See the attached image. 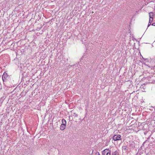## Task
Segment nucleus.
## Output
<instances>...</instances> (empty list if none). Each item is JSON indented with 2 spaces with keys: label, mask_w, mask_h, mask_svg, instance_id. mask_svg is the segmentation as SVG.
Masks as SVG:
<instances>
[{
  "label": "nucleus",
  "mask_w": 155,
  "mask_h": 155,
  "mask_svg": "<svg viewBox=\"0 0 155 155\" xmlns=\"http://www.w3.org/2000/svg\"><path fill=\"white\" fill-rule=\"evenodd\" d=\"M119 153L117 151H115V152H113L112 153V155H118Z\"/></svg>",
  "instance_id": "obj_7"
},
{
  "label": "nucleus",
  "mask_w": 155,
  "mask_h": 155,
  "mask_svg": "<svg viewBox=\"0 0 155 155\" xmlns=\"http://www.w3.org/2000/svg\"><path fill=\"white\" fill-rule=\"evenodd\" d=\"M122 149L123 150H124V151L128 150V148L126 146H122Z\"/></svg>",
  "instance_id": "obj_6"
},
{
  "label": "nucleus",
  "mask_w": 155,
  "mask_h": 155,
  "mask_svg": "<svg viewBox=\"0 0 155 155\" xmlns=\"http://www.w3.org/2000/svg\"><path fill=\"white\" fill-rule=\"evenodd\" d=\"M121 135L119 134H117L114 135L113 139L114 141H117L121 140Z\"/></svg>",
  "instance_id": "obj_1"
},
{
  "label": "nucleus",
  "mask_w": 155,
  "mask_h": 155,
  "mask_svg": "<svg viewBox=\"0 0 155 155\" xmlns=\"http://www.w3.org/2000/svg\"><path fill=\"white\" fill-rule=\"evenodd\" d=\"M153 16V12H151L149 13V16L150 18V17H152Z\"/></svg>",
  "instance_id": "obj_9"
},
{
  "label": "nucleus",
  "mask_w": 155,
  "mask_h": 155,
  "mask_svg": "<svg viewBox=\"0 0 155 155\" xmlns=\"http://www.w3.org/2000/svg\"><path fill=\"white\" fill-rule=\"evenodd\" d=\"M153 17H150L149 19V22L148 25V27L150 25L151 23L153 21Z\"/></svg>",
  "instance_id": "obj_5"
},
{
  "label": "nucleus",
  "mask_w": 155,
  "mask_h": 155,
  "mask_svg": "<svg viewBox=\"0 0 155 155\" xmlns=\"http://www.w3.org/2000/svg\"><path fill=\"white\" fill-rule=\"evenodd\" d=\"M8 78V75L6 72H4L2 75V79L4 81H6V80Z\"/></svg>",
  "instance_id": "obj_3"
},
{
  "label": "nucleus",
  "mask_w": 155,
  "mask_h": 155,
  "mask_svg": "<svg viewBox=\"0 0 155 155\" xmlns=\"http://www.w3.org/2000/svg\"><path fill=\"white\" fill-rule=\"evenodd\" d=\"M66 125H64V124H61L60 126V129L63 130H64L65 128Z\"/></svg>",
  "instance_id": "obj_4"
},
{
  "label": "nucleus",
  "mask_w": 155,
  "mask_h": 155,
  "mask_svg": "<svg viewBox=\"0 0 155 155\" xmlns=\"http://www.w3.org/2000/svg\"><path fill=\"white\" fill-rule=\"evenodd\" d=\"M102 154L103 155H111L110 151L107 149H106L102 151Z\"/></svg>",
  "instance_id": "obj_2"
},
{
  "label": "nucleus",
  "mask_w": 155,
  "mask_h": 155,
  "mask_svg": "<svg viewBox=\"0 0 155 155\" xmlns=\"http://www.w3.org/2000/svg\"><path fill=\"white\" fill-rule=\"evenodd\" d=\"M73 114V116H74L75 117H77L78 116V114H76L75 113H74Z\"/></svg>",
  "instance_id": "obj_10"
},
{
  "label": "nucleus",
  "mask_w": 155,
  "mask_h": 155,
  "mask_svg": "<svg viewBox=\"0 0 155 155\" xmlns=\"http://www.w3.org/2000/svg\"><path fill=\"white\" fill-rule=\"evenodd\" d=\"M62 124H64V125H66V120L64 119H63L62 120Z\"/></svg>",
  "instance_id": "obj_8"
},
{
  "label": "nucleus",
  "mask_w": 155,
  "mask_h": 155,
  "mask_svg": "<svg viewBox=\"0 0 155 155\" xmlns=\"http://www.w3.org/2000/svg\"><path fill=\"white\" fill-rule=\"evenodd\" d=\"M152 25H153V26H155V23H153L152 24Z\"/></svg>",
  "instance_id": "obj_11"
}]
</instances>
